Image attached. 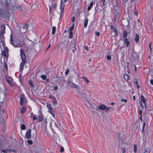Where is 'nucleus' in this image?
<instances>
[{"label":"nucleus","instance_id":"obj_1","mask_svg":"<svg viewBox=\"0 0 153 153\" xmlns=\"http://www.w3.org/2000/svg\"><path fill=\"white\" fill-rule=\"evenodd\" d=\"M76 48V42L75 40H72L70 44L69 50L74 52Z\"/></svg>","mask_w":153,"mask_h":153},{"label":"nucleus","instance_id":"obj_2","mask_svg":"<svg viewBox=\"0 0 153 153\" xmlns=\"http://www.w3.org/2000/svg\"><path fill=\"white\" fill-rule=\"evenodd\" d=\"M114 16H115V18L118 19L120 16V10L118 7H117L114 8Z\"/></svg>","mask_w":153,"mask_h":153},{"label":"nucleus","instance_id":"obj_3","mask_svg":"<svg viewBox=\"0 0 153 153\" xmlns=\"http://www.w3.org/2000/svg\"><path fill=\"white\" fill-rule=\"evenodd\" d=\"M10 44L13 45L14 46L16 47H19L21 46V44L18 43H16V42H14V41L13 40V36L12 35H10Z\"/></svg>","mask_w":153,"mask_h":153},{"label":"nucleus","instance_id":"obj_4","mask_svg":"<svg viewBox=\"0 0 153 153\" xmlns=\"http://www.w3.org/2000/svg\"><path fill=\"white\" fill-rule=\"evenodd\" d=\"M8 48L7 47H5L4 48V50H2L1 54L6 58H8Z\"/></svg>","mask_w":153,"mask_h":153},{"label":"nucleus","instance_id":"obj_5","mask_svg":"<svg viewBox=\"0 0 153 153\" xmlns=\"http://www.w3.org/2000/svg\"><path fill=\"white\" fill-rule=\"evenodd\" d=\"M67 83L69 86L71 87L75 88L78 90H79L80 89V87L79 86L73 83L70 81H68Z\"/></svg>","mask_w":153,"mask_h":153},{"label":"nucleus","instance_id":"obj_6","mask_svg":"<svg viewBox=\"0 0 153 153\" xmlns=\"http://www.w3.org/2000/svg\"><path fill=\"white\" fill-rule=\"evenodd\" d=\"M20 104L21 105H23L25 104L27 102L26 99L25 97V95L24 94H22L21 95L20 98Z\"/></svg>","mask_w":153,"mask_h":153},{"label":"nucleus","instance_id":"obj_7","mask_svg":"<svg viewBox=\"0 0 153 153\" xmlns=\"http://www.w3.org/2000/svg\"><path fill=\"white\" fill-rule=\"evenodd\" d=\"M20 53L22 60L23 61L25 60L26 59V56L24 51L22 49L20 50Z\"/></svg>","mask_w":153,"mask_h":153},{"label":"nucleus","instance_id":"obj_8","mask_svg":"<svg viewBox=\"0 0 153 153\" xmlns=\"http://www.w3.org/2000/svg\"><path fill=\"white\" fill-rule=\"evenodd\" d=\"M49 98L51 99L52 102L54 104H57V101L55 97L51 95H50L49 97Z\"/></svg>","mask_w":153,"mask_h":153},{"label":"nucleus","instance_id":"obj_9","mask_svg":"<svg viewBox=\"0 0 153 153\" xmlns=\"http://www.w3.org/2000/svg\"><path fill=\"white\" fill-rule=\"evenodd\" d=\"M65 7V4L63 2L62 0H61V4L60 5V9L61 10V13L63 12Z\"/></svg>","mask_w":153,"mask_h":153},{"label":"nucleus","instance_id":"obj_10","mask_svg":"<svg viewBox=\"0 0 153 153\" xmlns=\"http://www.w3.org/2000/svg\"><path fill=\"white\" fill-rule=\"evenodd\" d=\"M31 129H30L29 130L26 132V137L27 139H30L31 137Z\"/></svg>","mask_w":153,"mask_h":153},{"label":"nucleus","instance_id":"obj_11","mask_svg":"<svg viewBox=\"0 0 153 153\" xmlns=\"http://www.w3.org/2000/svg\"><path fill=\"white\" fill-rule=\"evenodd\" d=\"M7 81L8 84L11 86H13V85L12 83V81L13 79L11 77H8L7 79Z\"/></svg>","mask_w":153,"mask_h":153},{"label":"nucleus","instance_id":"obj_12","mask_svg":"<svg viewBox=\"0 0 153 153\" xmlns=\"http://www.w3.org/2000/svg\"><path fill=\"white\" fill-rule=\"evenodd\" d=\"M10 151H13L14 152H16V150H11L8 149H6L2 150L0 153H3V152L4 153H7L8 152Z\"/></svg>","mask_w":153,"mask_h":153},{"label":"nucleus","instance_id":"obj_13","mask_svg":"<svg viewBox=\"0 0 153 153\" xmlns=\"http://www.w3.org/2000/svg\"><path fill=\"white\" fill-rule=\"evenodd\" d=\"M99 109L101 110H104L106 108V106L104 104H101L100 105L98 106Z\"/></svg>","mask_w":153,"mask_h":153},{"label":"nucleus","instance_id":"obj_14","mask_svg":"<svg viewBox=\"0 0 153 153\" xmlns=\"http://www.w3.org/2000/svg\"><path fill=\"white\" fill-rule=\"evenodd\" d=\"M5 26L4 25H3L1 27V31L0 32L2 34H4L5 33Z\"/></svg>","mask_w":153,"mask_h":153},{"label":"nucleus","instance_id":"obj_15","mask_svg":"<svg viewBox=\"0 0 153 153\" xmlns=\"http://www.w3.org/2000/svg\"><path fill=\"white\" fill-rule=\"evenodd\" d=\"M123 78L125 80L128 81L129 79L130 78V76L128 74H125L124 75Z\"/></svg>","mask_w":153,"mask_h":153},{"label":"nucleus","instance_id":"obj_16","mask_svg":"<svg viewBox=\"0 0 153 153\" xmlns=\"http://www.w3.org/2000/svg\"><path fill=\"white\" fill-rule=\"evenodd\" d=\"M80 97L82 98V99H86L87 97V95L83 93H81L79 94Z\"/></svg>","mask_w":153,"mask_h":153},{"label":"nucleus","instance_id":"obj_17","mask_svg":"<svg viewBox=\"0 0 153 153\" xmlns=\"http://www.w3.org/2000/svg\"><path fill=\"white\" fill-rule=\"evenodd\" d=\"M105 111L106 112H108L109 111L111 110L112 111L113 110V108L112 107H107L105 108Z\"/></svg>","mask_w":153,"mask_h":153},{"label":"nucleus","instance_id":"obj_18","mask_svg":"<svg viewBox=\"0 0 153 153\" xmlns=\"http://www.w3.org/2000/svg\"><path fill=\"white\" fill-rule=\"evenodd\" d=\"M139 36L138 34H136L135 35L134 40L136 42H138L139 41Z\"/></svg>","mask_w":153,"mask_h":153},{"label":"nucleus","instance_id":"obj_19","mask_svg":"<svg viewBox=\"0 0 153 153\" xmlns=\"http://www.w3.org/2000/svg\"><path fill=\"white\" fill-rule=\"evenodd\" d=\"M47 105L48 110L53 109V108L52 107L50 103H47Z\"/></svg>","mask_w":153,"mask_h":153},{"label":"nucleus","instance_id":"obj_20","mask_svg":"<svg viewBox=\"0 0 153 153\" xmlns=\"http://www.w3.org/2000/svg\"><path fill=\"white\" fill-rule=\"evenodd\" d=\"M48 111L52 115L54 118H55V112L54 111L52 110H48Z\"/></svg>","mask_w":153,"mask_h":153},{"label":"nucleus","instance_id":"obj_21","mask_svg":"<svg viewBox=\"0 0 153 153\" xmlns=\"http://www.w3.org/2000/svg\"><path fill=\"white\" fill-rule=\"evenodd\" d=\"M132 56L133 58L134 59H137L138 57V56L135 52H133L132 53Z\"/></svg>","mask_w":153,"mask_h":153},{"label":"nucleus","instance_id":"obj_22","mask_svg":"<svg viewBox=\"0 0 153 153\" xmlns=\"http://www.w3.org/2000/svg\"><path fill=\"white\" fill-rule=\"evenodd\" d=\"M88 22V19H85L84 22V27H86Z\"/></svg>","mask_w":153,"mask_h":153},{"label":"nucleus","instance_id":"obj_23","mask_svg":"<svg viewBox=\"0 0 153 153\" xmlns=\"http://www.w3.org/2000/svg\"><path fill=\"white\" fill-rule=\"evenodd\" d=\"M141 100L143 102L144 104L146 103V100L144 98V97L143 96H141Z\"/></svg>","mask_w":153,"mask_h":153},{"label":"nucleus","instance_id":"obj_24","mask_svg":"<svg viewBox=\"0 0 153 153\" xmlns=\"http://www.w3.org/2000/svg\"><path fill=\"white\" fill-rule=\"evenodd\" d=\"M82 78L87 83H89L90 82V81L87 79V77L85 76H83L82 77Z\"/></svg>","mask_w":153,"mask_h":153},{"label":"nucleus","instance_id":"obj_25","mask_svg":"<svg viewBox=\"0 0 153 153\" xmlns=\"http://www.w3.org/2000/svg\"><path fill=\"white\" fill-rule=\"evenodd\" d=\"M93 2H91L90 3V6H89L88 8V10H90L91 9V7H92L93 5Z\"/></svg>","mask_w":153,"mask_h":153},{"label":"nucleus","instance_id":"obj_26","mask_svg":"<svg viewBox=\"0 0 153 153\" xmlns=\"http://www.w3.org/2000/svg\"><path fill=\"white\" fill-rule=\"evenodd\" d=\"M38 121L39 122H42L43 120V118L41 116H40L39 115L38 116Z\"/></svg>","mask_w":153,"mask_h":153},{"label":"nucleus","instance_id":"obj_27","mask_svg":"<svg viewBox=\"0 0 153 153\" xmlns=\"http://www.w3.org/2000/svg\"><path fill=\"white\" fill-rule=\"evenodd\" d=\"M26 108L25 107H22L21 109V112L22 113H24L26 111Z\"/></svg>","mask_w":153,"mask_h":153},{"label":"nucleus","instance_id":"obj_28","mask_svg":"<svg viewBox=\"0 0 153 153\" xmlns=\"http://www.w3.org/2000/svg\"><path fill=\"white\" fill-rule=\"evenodd\" d=\"M56 30V27L55 26H53L52 27V34H55V33Z\"/></svg>","mask_w":153,"mask_h":153},{"label":"nucleus","instance_id":"obj_29","mask_svg":"<svg viewBox=\"0 0 153 153\" xmlns=\"http://www.w3.org/2000/svg\"><path fill=\"white\" fill-rule=\"evenodd\" d=\"M123 38H126L127 35V32L126 31H124L123 32Z\"/></svg>","mask_w":153,"mask_h":153},{"label":"nucleus","instance_id":"obj_30","mask_svg":"<svg viewBox=\"0 0 153 153\" xmlns=\"http://www.w3.org/2000/svg\"><path fill=\"white\" fill-rule=\"evenodd\" d=\"M134 153H136L137 151V146L136 144H134Z\"/></svg>","mask_w":153,"mask_h":153},{"label":"nucleus","instance_id":"obj_31","mask_svg":"<svg viewBox=\"0 0 153 153\" xmlns=\"http://www.w3.org/2000/svg\"><path fill=\"white\" fill-rule=\"evenodd\" d=\"M74 24H73L72 25V26H71V27H70L69 30H68V31H69L70 32L72 31V30H73L74 28Z\"/></svg>","mask_w":153,"mask_h":153},{"label":"nucleus","instance_id":"obj_32","mask_svg":"<svg viewBox=\"0 0 153 153\" xmlns=\"http://www.w3.org/2000/svg\"><path fill=\"white\" fill-rule=\"evenodd\" d=\"M22 27L23 29H25V30H26L28 28V25L27 24H25Z\"/></svg>","mask_w":153,"mask_h":153},{"label":"nucleus","instance_id":"obj_33","mask_svg":"<svg viewBox=\"0 0 153 153\" xmlns=\"http://www.w3.org/2000/svg\"><path fill=\"white\" fill-rule=\"evenodd\" d=\"M21 128L22 130H25L26 129L25 125L24 124H22L21 126Z\"/></svg>","mask_w":153,"mask_h":153},{"label":"nucleus","instance_id":"obj_34","mask_svg":"<svg viewBox=\"0 0 153 153\" xmlns=\"http://www.w3.org/2000/svg\"><path fill=\"white\" fill-rule=\"evenodd\" d=\"M72 34H73V32L72 31L70 32V33L68 37L70 39L72 38V37H73Z\"/></svg>","mask_w":153,"mask_h":153},{"label":"nucleus","instance_id":"obj_35","mask_svg":"<svg viewBox=\"0 0 153 153\" xmlns=\"http://www.w3.org/2000/svg\"><path fill=\"white\" fill-rule=\"evenodd\" d=\"M150 149L148 148H147L146 149V150L144 152V153H150Z\"/></svg>","mask_w":153,"mask_h":153},{"label":"nucleus","instance_id":"obj_36","mask_svg":"<svg viewBox=\"0 0 153 153\" xmlns=\"http://www.w3.org/2000/svg\"><path fill=\"white\" fill-rule=\"evenodd\" d=\"M29 82L30 85L31 87L33 88L34 87V85L31 81H29Z\"/></svg>","mask_w":153,"mask_h":153},{"label":"nucleus","instance_id":"obj_37","mask_svg":"<svg viewBox=\"0 0 153 153\" xmlns=\"http://www.w3.org/2000/svg\"><path fill=\"white\" fill-rule=\"evenodd\" d=\"M113 32L114 33L115 35L116 36H118V33L117 31V30L116 29H114L113 30Z\"/></svg>","mask_w":153,"mask_h":153},{"label":"nucleus","instance_id":"obj_38","mask_svg":"<svg viewBox=\"0 0 153 153\" xmlns=\"http://www.w3.org/2000/svg\"><path fill=\"white\" fill-rule=\"evenodd\" d=\"M41 77L43 79L45 80L46 78V76L44 75H42L41 76Z\"/></svg>","mask_w":153,"mask_h":153},{"label":"nucleus","instance_id":"obj_39","mask_svg":"<svg viewBox=\"0 0 153 153\" xmlns=\"http://www.w3.org/2000/svg\"><path fill=\"white\" fill-rule=\"evenodd\" d=\"M25 60L22 61V62L20 64V65L23 67L24 65L25 64Z\"/></svg>","mask_w":153,"mask_h":153},{"label":"nucleus","instance_id":"obj_40","mask_svg":"<svg viewBox=\"0 0 153 153\" xmlns=\"http://www.w3.org/2000/svg\"><path fill=\"white\" fill-rule=\"evenodd\" d=\"M4 34H2L1 33H0V39H3L4 38V36H3Z\"/></svg>","mask_w":153,"mask_h":153},{"label":"nucleus","instance_id":"obj_41","mask_svg":"<svg viewBox=\"0 0 153 153\" xmlns=\"http://www.w3.org/2000/svg\"><path fill=\"white\" fill-rule=\"evenodd\" d=\"M27 142L30 145H32L33 143V141L30 140H28Z\"/></svg>","mask_w":153,"mask_h":153},{"label":"nucleus","instance_id":"obj_42","mask_svg":"<svg viewBox=\"0 0 153 153\" xmlns=\"http://www.w3.org/2000/svg\"><path fill=\"white\" fill-rule=\"evenodd\" d=\"M139 103L140 105V106L141 107V108L142 109H143V105L142 104V102L141 101H140L139 102Z\"/></svg>","mask_w":153,"mask_h":153},{"label":"nucleus","instance_id":"obj_43","mask_svg":"<svg viewBox=\"0 0 153 153\" xmlns=\"http://www.w3.org/2000/svg\"><path fill=\"white\" fill-rule=\"evenodd\" d=\"M124 43L126 44V46L127 47H128L129 45L130 42L129 41H128L126 42V43Z\"/></svg>","mask_w":153,"mask_h":153},{"label":"nucleus","instance_id":"obj_44","mask_svg":"<svg viewBox=\"0 0 153 153\" xmlns=\"http://www.w3.org/2000/svg\"><path fill=\"white\" fill-rule=\"evenodd\" d=\"M64 150V148L62 146L60 148V152H63Z\"/></svg>","mask_w":153,"mask_h":153},{"label":"nucleus","instance_id":"obj_45","mask_svg":"<svg viewBox=\"0 0 153 153\" xmlns=\"http://www.w3.org/2000/svg\"><path fill=\"white\" fill-rule=\"evenodd\" d=\"M107 59L108 60H109L111 59V57L110 56L108 55L107 56Z\"/></svg>","mask_w":153,"mask_h":153},{"label":"nucleus","instance_id":"obj_46","mask_svg":"<svg viewBox=\"0 0 153 153\" xmlns=\"http://www.w3.org/2000/svg\"><path fill=\"white\" fill-rule=\"evenodd\" d=\"M102 3L103 6H105V0H102Z\"/></svg>","mask_w":153,"mask_h":153},{"label":"nucleus","instance_id":"obj_47","mask_svg":"<svg viewBox=\"0 0 153 153\" xmlns=\"http://www.w3.org/2000/svg\"><path fill=\"white\" fill-rule=\"evenodd\" d=\"M134 83L136 84H138V80L136 79H134Z\"/></svg>","mask_w":153,"mask_h":153},{"label":"nucleus","instance_id":"obj_48","mask_svg":"<svg viewBox=\"0 0 153 153\" xmlns=\"http://www.w3.org/2000/svg\"><path fill=\"white\" fill-rule=\"evenodd\" d=\"M95 34L97 36H99L100 35V33L99 32L96 31L95 32Z\"/></svg>","mask_w":153,"mask_h":153},{"label":"nucleus","instance_id":"obj_49","mask_svg":"<svg viewBox=\"0 0 153 153\" xmlns=\"http://www.w3.org/2000/svg\"><path fill=\"white\" fill-rule=\"evenodd\" d=\"M52 7L54 9H55L56 7V4H53L52 5Z\"/></svg>","mask_w":153,"mask_h":153},{"label":"nucleus","instance_id":"obj_50","mask_svg":"<svg viewBox=\"0 0 153 153\" xmlns=\"http://www.w3.org/2000/svg\"><path fill=\"white\" fill-rule=\"evenodd\" d=\"M69 72V70L68 69H67V70L65 73V74L66 75H67V74Z\"/></svg>","mask_w":153,"mask_h":153},{"label":"nucleus","instance_id":"obj_51","mask_svg":"<svg viewBox=\"0 0 153 153\" xmlns=\"http://www.w3.org/2000/svg\"><path fill=\"white\" fill-rule=\"evenodd\" d=\"M138 113L140 115H141L142 114V111L141 110H140L138 111Z\"/></svg>","mask_w":153,"mask_h":153},{"label":"nucleus","instance_id":"obj_52","mask_svg":"<svg viewBox=\"0 0 153 153\" xmlns=\"http://www.w3.org/2000/svg\"><path fill=\"white\" fill-rule=\"evenodd\" d=\"M124 39V43H126V42L128 41V39L126 38H123Z\"/></svg>","mask_w":153,"mask_h":153},{"label":"nucleus","instance_id":"obj_53","mask_svg":"<svg viewBox=\"0 0 153 153\" xmlns=\"http://www.w3.org/2000/svg\"><path fill=\"white\" fill-rule=\"evenodd\" d=\"M122 149L123 152V153H125L126 151V148H122Z\"/></svg>","mask_w":153,"mask_h":153},{"label":"nucleus","instance_id":"obj_54","mask_svg":"<svg viewBox=\"0 0 153 153\" xmlns=\"http://www.w3.org/2000/svg\"><path fill=\"white\" fill-rule=\"evenodd\" d=\"M23 66H21L20 65V71H22V70H23Z\"/></svg>","mask_w":153,"mask_h":153},{"label":"nucleus","instance_id":"obj_55","mask_svg":"<svg viewBox=\"0 0 153 153\" xmlns=\"http://www.w3.org/2000/svg\"><path fill=\"white\" fill-rule=\"evenodd\" d=\"M37 119L36 116L35 115H34L33 117V120H36Z\"/></svg>","mask_w":153,"mask_h":153},{"label":"nucleus","instance_id":"obj_56","mask_svg":"<svg viewBox=\"0 0 153 153\" xmlns=\"http://www.w3.org/2000/svg\"><path fill=\"white\" fill-rule=\"evenodd\" d=\"M121 101L122 102L125 101L126 102H127V100L126 99H121Z\"/></svg>","mask_w":153,"mask_h":153},{"label":"nucleus","instance_id":"obj_57","mask_svg":"<svg viewBox=\"0 0 153 153\" xmlns=\"http://www.w3.org/2000/svg\"><path fill=\"white\" fill-rule=\"evenodd\" d=\"M58 87L57 86H56L54 87V90H56L58 89Z\"/></svg>","mask_w":153,"mask_h":153},{"label":"nucleus","instance_id":"obj_58","mask_svg":"<svg viewBox=\"0 0 153 153\" xmlns=\"http://www.w3.org/2000/svg\"><path fill=\"white\" fill-rule=\"evenodd\" d=\"M150 82L151 84L153 85V79H151L150 81Z\"/></svg>","mask_w":153,"mask_h":153},{"label":"nucleus","instance_id":"obj_59","mask_svg":"<svg viewBox=\"0 0 153 153\" xmlns=\"http://www.w3.org/2000/svg\"><path fill=\"white\" fill-rule=\"evenodd\" d=\"M1 42L2 43V44L3 45V46L4 47V46H5V43H4V41L2 40Z\"/></svg>","mask_w":153,"mask_h":153},{"label":"nucleus","instance_id":"obj_60","mask_svg":"<svg viewBox=\"0 0 153 153\" xmlns=\"http://www.w3.org/2000/svg\"><path fill=\"white\" fill-rule=\"evenodd\" d=\"M110 29L111 30H112L114 29V26L113 25H111L110 26Z\"/></svg>","mask_w":153,"mask_h":153},{"label":"nucleus","instance_id":"obj_61","mask_svg":"<svg viewBox=\"0 0 153 153\" xmlns=\"http://www.w3.org/2000/svg\"><path fill=\"white\" fill-rule=\"evenodd\" d=\"M74 21H75V18H74V17L73 16L72 18V22H74Z\"/></svg>","mask_w":153,"mask_h":153},{"label":"nucleus","instance_id":"obj_62","mask_svg":"<svg viewBox=\"0 0 153 153\" xmlns=\"http://www.w3.org/2000/svg\"><path fill=\"white\" fill-rule=\"evenodd\" d=\"M134 71H136V70H137V67L135 65H134Z\"/></svg>","mask_w":153,"mask_h":153},{"label":"nucleus","instance_id":"obj_63","mask_svg":"<svg viewBox=\"0 0 153 153\" xmlns=\"http://www.w3.org/2000/svg\"><path fill=\"white\" fill-rule=\"evenodd\" d=\"M84 48L85 50H88V47L87 46H85L84 47Z\"/></svg>","mask_w":153,"mask_h":153},{"label":"nucleus","instance_id":"obj_64","mask_svg":"<svg viewBox=\"0 0 153 153\" xmlns=\"http://www.w3.org/2000/svg\"><path fill=\"white\" fill-rule=\"evenodd\" d=\"M137 85V88H140V86L138 85V84H136Z\"/></svg>","mask_w":153,"mask_h":153}]
</instances>
